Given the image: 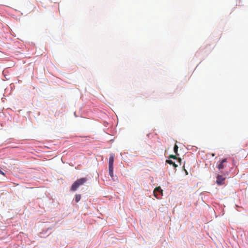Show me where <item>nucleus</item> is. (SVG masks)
<instances>
[{
    "label": "nucleus",
    "instance_id": "obj_7",
    "mask_svg": "<svg viewBox=\"0 0 248 248\" xmlns=\"http://www.w3.org/2000/svg\"><path fill=\"white\" fill-rule=\"evenodd\" d=\"M166 163H167L170 165H172L175 168L177 167V165H176L174 162H173L171 160L167 159V160H166Z\"/></svg>",
    "mask_w": 248,
    "mask_h": 248
},
{
    "label": "nucleus",
    "instance_id": "obj_8",
    "mask_svg": "<svg viewBox=\"0 0 248 248\" xmlns=\"http://www.w3.org/2000/svg\"><path fill=\"white\" fill-rule=\"evenodd\" d=\"M81 199V195L80 194H76L75 195V201L78 202Z\"/></svg>",
    "mask_w": 248,
    "mask_h": 248
},
{
    "label": "nucleus",
    "instance_id": "obj_6",
    "mask_svg": "<svg viewBox=\"0 0 248 248\" xmlns=\"http://www.w3.org/2000/svg\"><path fill=\"white\" fill-rule=\"evenodd\" d=\"M109 174L111 178L113 177V167H108Z\"/></svg>",
    "mask_w": 248,
    "mask_h": 248
},
{
    "label": "nucleus",
    "instance_id": "obj_9",
    "mask_svg": "<svg viewBox=\"0 0 248 248\" xmlns=\"http://www.w3.org/2000/svg\"><path fill=\"white\" fill-rule=\"evenodd\" d=\"M178 146L175 144L174 146V149H173V150H174V153L177 155L178 154Z\"/></svg>",
    "mask_w": 248,
    "mask_h": 248
},
{
    "label": "nucleus",
    "instance_id": "obj_4",
    "mask_svg": "<svg viewBox=\"0 0 248 248\" xmlns=\"http://www.w3.org/2000/svg\"><path fill=\"white\" fill-rule=\"evenodd\" d=\"M227 162V159L224 158L222 159L220 163L217 166V168L219 170H222L223 169L226 165L225 164V163Z\"/></svg>",
    "mask_w": 248,
    "mask_h": 248
},
{
    "label": "nucleus",
    "instance_id": "obj_10",
    "mask_svg": "<svg viewBox=\"0 0 248 248\" xmlns=\"http://www.w3.org/2000/svg\"><path fill=\"white\" fill-rule=\"evenodd\" d=\"M170 158L177 159L176 156L173 155H170L169 156Z\"/></svg>",
    "mask_w": 248,
    "mask_h": 248
},
{
    "label": "nucleus",
    "instance_id": "obj_1",
    "mask_svg": "<svg viewBox=\"0 0 248 248\" xmlns=\"http://www.w3.org/2000/svg\"><path fill=\"white\" fill-rule=\"evenodd\" d=\"M87 181L86 178H81L78 179L72 184L70 190L75 191L78 189V188L81 186L83 185Z\"/></svg>",
    "mask_w": 248,
    "mask_h": 248
},
{
    "label": "nucleus",
    "instance_id": "obj_11",
    "mask_svg": "<svg viewBox=\"0 0 248 248\" xmlns=\"http://www.w3.org/2000/svg\"><path fill=\"white\" fill-rule=\"evenodd\" d=\"M179 162H181V159L180 158H178Z\"/></svg>",
    "mask_w": 248,
    "mask_h": 248
},
{
    "label": "nucleus",
    "instance_id": "obj_2",
    "mask_svg": "<svg viewBox=\"0 0 248 248\" xmlns=\"http://www.w3.org/2000/svg\"><path fill=\"white\" fill-rule=\"evenodd\" d=\"M225 180V178L220 175H218L217 177L216 183L218 185H222L224 184V182Z\"/></svg>",
    "mask_w": 248,
    "mask_h": 248
},
{
    "label": "nucleus",
    "instance_id": "obj_5",
    "mask_svg": "<svg viewBox=\"0 0 248 248\" xmlns=\"http://www.w3.org/2000/svg\"><path fill=\"white\" fill-rule=\"evenodd\" d=\"M114 158V154H111L108 160V167H113Z\"/></svg>",
    "mask_w": 248,
    "mask_h": 248
},
{
    "label": "nucleus",
    "instance_id": "obj_3",
    "mask_svg": "<svg viewBox=\"0 0 248 248\" xmlns=\"http://www.w3.org/2000/svg\"><path fill=\"white\" fill-rule=\"evenodd\" d=\"M157 193H160L161 195L163 194V190L161 189L160 186L155 188L154 191V196L157 199H159V197H158Z\"/></svg>",
    "mask_w": 248,
    "mask_h": 248
}]
</instances>
